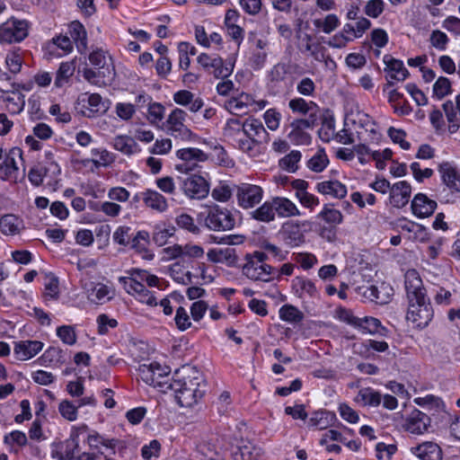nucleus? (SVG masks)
Returning a JSON list of instances; mask_svg holds the SVG:
<instances>
[{
	"label": "nucleus",
	"instance_id": "nucleus-1",
	"mask_svg": "<svg viewBox=\"0 0 460 460\" xmlns=\"http://www.w3.org/2000/svg\"><path fill=\"white\" fill-rule=\"evenodd\" d=\"M205 380L195 367H183L182 376L166 386L175 394L177 402L181 407H191L205 394Z\"/></svg>",
	"mask_w": 460,
	"mask_h": 460
},
{
	"label": "nucleus",
	"instance_id": "nucleus-2",
	"mask_svg": "<svg viewBox=\"0 0 460 460\" xmlns=\"http://www.w3.org/2000/svg\"><path fill=\"white\" fill-rule=\"evenodd\" d=\"M268 255L265 252L255 251L247 253L245 262L242 266L243 276L252 281L270 282L276 277L277 270L266 262Z\"/></svg>",
	"mask_w": 460,
	"mask_h": 460
},
{
	"label": "nucleus",
	"instance_id": "nucleus-3",
	"mask_svg": "<svg viewBox=\"0 0 460 460\" xmlns=\"http://www.w3.org/2000/svg\"><path fill=\"white\" fill-rule=\"evenodd\" d=\"M187 113L179 108H175L169 114L164 128L166 133L175 140L191 142L198 139V136L185 125Z\"/></svg>",
	"mask_w": 460,
	"mask_h": 460
},
{
	"label": "nucleus",
	"instance_id": "nucleus-4",
	"mask_svg": "<svg viewBox=\"0 0 460 460\" xmlns=\"http://www.w3.org/2000/svg\"><path fill=\"white\" fill-rule=\"evenodd\" d=\"M30 22L24 19L10 17L0 24V44L20 43L29 35Z\"/></svg>",
	"mask_w": 460,
	"mask_h": 460
},
{
	"label": "nucleus",
	"instance_id": "nucleus-5",
	"mask_svg": "<svg viewBox=\"0 0 460 460\" xmlns=\"http://www.w3.org/2000/svg\"><path fill=\"white\" fill-rule=\"evenodd\" d=\"M205 225L212 231H229L235 226V217L226 208L214 205L208 209Z\"/></svg>",
	"mask_w": 460,
	"mask_h": 460
},
{
	"label": "nucleus",
	"instance_id": "nucleus-6",
	"mask_svg": "<svg viewBox=\"0 0 460 460\" xmlns=\"http://www.w3.org/2000/svg\"><path fill=\"white\" fill-rule=\"evenodd\" d=\"M141 379L147 385L157 386L163 392H165L166 386L170 384V369L168 367H163L157 362L150 364H142L138 367Z\"/></svg>",
	"mask_w": 460,
	"mask_h": 460
},
{
	"label": "nucleus",
	"instance_id": "nucleus-7",
	"mask_svg": "<svg viewBox=\"0 0 460 460\" xmlns=\"http://www.w3.org/2000/svg\"><path fill=\"white\" fill-rule=\"evenodd\" d=\"M433 316L434 310L429 297L409 302L406 318L416 327L425 328L431 322Z\"/></svg>",
	"mask_w": 460,
	"mask_h": 460
},
{
	"label": "nucleus",
	"instance_id": "nucleus-8",
	"mask_svg": "<svg viewBox=\"0 0 460 460\" xmlns=\"http://www.w3.org/2000/svg\"><path fill=\"white\" fill-rule=\"evenodd\" d=\"M264 191L256 184L243 182L235 186L237 204L243 209L253 208L262 200Z\"/></svg>",
	"mask_w": 460,
	"mask_h": 460
},
{
	"label": "nucleus",
	"instance_id": "nucleus-9",
	"mask_svg": "<svg viewBox=\"0 0 460 460\" xmlns=\"http://www.w3.org/2000/svg\"><path fill=\"white\" fill-rule=\"evenodd\" d=\"M18 160L22 161V151L19 147H13L8 153L0 147V179L3 181H15L18 176Z\"/></svg>",
	"mask_w": 460,
	"mask_h": 460
},
{
	"label": "nucleus",
	"instance_id": "nucleus-10",
	"mask_svg": "<svg viewBox=\"0 0 460 460\" xmlns=\"http://www.w3.org/2000/svg\"><path fill=\"white\" fill-rule=\"evenodd\" d=\"M317 121L315 112L310 113L307 119H295L290 123L291 130L288 133V138L295 145H309L311 136L306 129L313 128Z\"/></svg>",
	"mask_w": 460,
	"mask_h": 460
},
{
	"label": "nucleus",
	"instance_id": "nucleus-11",
	"mask_svg": "<svg viewBox=\"0 0 460 460\" xmlns=\"http://www.w3.org/2000/svg\"><path fill=\"white\" fill-rule=\"evenodd\" d=\"M197 60L206 71L213 74L216 78L225 79L233 72V66L225 65L224 60L218 56H209L206 53H201Z\"/></svg>",
	"mask_w": 460,
	"mask_h": 460
},
{
	"label": "nucleus",
	"instance_id": "nucleus-12",
	"mask_svg": "<svg viewBox=\"0 0 460 460\" xmlns=\"http://www.w3.org/2000/svg\"><path fill=\"white\" fill-rule=\"evenodd\" d=\"M176 156L183 162V164L175 165V169L181 172L193 171L199 162L208 160V155L195 147L181 148L176 152Z\"/></svg>",
	"mask_w": 460,
	"mask_h": 460
},
{
	"label": "nucleus",
	"instance_id": "nucleus-13",
	"mask_svg": "<svg viewBox=\"0 0 460 460\" xmlns=\"http://www.w3.org/2000/svg\"><path fill=\"white\" fill-rule=\"evenodd\" d=\"M181 189L190 199H201L208 196L209 185L208 181L199 175H190L181 181Z\"/></svg>",
	"mask_w": 460,
	"mask_h": 460
},
{
	"label": "nucleus",
	"instance_id": "nucleus-14",
	"mask_svg": "<svg viewBox=\"0 0 460 460\" xmlns=\"http://www.w3.org/2000/svg\"><path fill=\"white\" fill-rule=\"evenodd\" d=\"M404 286L408 302L428 297L422 279L416 270L411 269L406 271L404 275Z\"/></svg>",
	"mask_w": 460,
	"mask_h": 460
},
{
	"label": "nucleus",
	"instance_id": "nucleus-15",
	"mask_svg": "<svg viewBox=\"0 0 460 460\" xmlns=\"http://www.w3.org/2000/svg\"><path fill=\"white\" fill-rule=\"evenodd\" d=\"M119 281L124 286V288L128 294L138 295V299L141 303L146 304L150 306L157 305L156 297L154 296V294L147 290L142 282L137 279L120 277Z\"/></svg>",
	"mask_w": 460,
	"mask_h": 460
},
{
	"label": "nucleus",
	"instance_id": "nucleus-16",
	"mask_svg": "<svg viewBox=\"0 0 460 460\" xmlns=\"http://www.w3.org/2000/svg\"><path fill=\"white\" fill-rule=\"evenodd\" d=\"M242 129L243 134L257 145L269 141V133L259 119L252 118L245 119L242 124Z\"/></svg>",
	"mask_w": 460,
	"mask_h": 460
},
{
	"label": "nucleus",
	"instance_id": "nucleus-17",
	"mask_svg": "<svg viewBox=\"0 0 460 460\" xmlns=\"http://www.w3.org/2000/svg\"><path fill=\"white\" fill-rule=\"evenodd\" d=\"M284 243L290 247H296L305 242V235L298 223L288 221L284 223L279 231Z\"/></svg>",
	"mask_w": 460,
	"mask_h": 460
},
{
	"label": "nucleus",
	"instance_id": "nucleus-18",
	"mask_svg": "<svg viewBox=\"0 0 460 460\" xmlns=\"http://www.w3.org/2000/svg\"><path fill=\"white\" fill-rule=\"evenodd\" d=\"M383 61L386 66L385 70L391 73L389 79H387V87L394 84V80L404 81L409 76V71L404 67L402 60L396 59L390 55H385Z\"/></svg>",
	"mask_w": 460,
	"mask_h": 460
},
{
	"label": "nucleus",
	"instance_id": "nucleus-19",
	"mask_svg": "<svg viewBox=\"0 0 460 460\" xmlns=\"http://www.w3.org/2000/svg\"><path fill=\"white\" fill-rule=\"evenodd\" d=\"M430 418L424 412L414 410L405 423V429L414 435H421L430 427Z\"/></svg>",
	"mask_w": 460,
	"mask_h": 460
},
{
	"label": "nucleus",
	"instance_id": "nucleus-20",
	"mask_svg": "<svg viewBox=\"0 0 460 460\" xmlns=\"http://www.w3.org/2000/svg\"><path fill=\"white\" fill-rule=\"evenodd\" d=\"M437 202L423 193L415 195L411 201L412 213L420 218L430 217L437 208Z\"/></svg>",
	"mask_w": 460,
	"mask_h": 460
},
{
	"label": "nucleus",
	"instance_id": "nucleus-21",
	"mask_svg": "<svg viewBox=\"0 0 460 460\" xmlns=\"http://www.w3.org/2000/svg\"><path fill=\"white\" fill-rule=\"evenodd\" d=\"M411 452L420 460H442L441 447L435 442L426 441L411 448Z\"/></svg>",
	"mask_w": 460,
	"mask_h": 460
},
{
	"label": "nucleus",
	"instance_id": "nucleus-22",
	"mask_svg": "<svg viewBox=\"0 0 460 460\" xmlns=\"http://www.w3.org/2000/svg\"><path fill=\"white\" fill-rule=\"evenodd\" d=\"M43 349L40 341H20L15 342L13 353L19 360H28L37 355Z\"/></svg>",
	"mask_w": 460,
	"mask_h": 460
},
{
	"label": "nucleus",
	"instance_id": "nucleus-23",
	"mask_svg": "<svg viewBox=\"0 0 460 460\" xmlns=\"http://www.w3.org/2000/svg\"><path fill=\"white\" fill-rule=\"evenodd\" d=\"M438 172L441 174L442 181L447 188L460 192V172L453 164L449 162L441 163L438 165Z\"/></svg>",
	"mask_w": 460,
	"mask_h": 460
},
{
	"label": "nucleus",
	"instance_id": "nucleus-24",
	"mask_svg": "<svg viewBox=\"0 0 460 460\" xmlns=\"http://www.w3.org/2000/svg\"><path fill=\"white\" fill-rule=\"evenodd\" d=\"M411 192V185L405 181H398L394 183L390 191V203L395 208L404 207L410 199Z\"/></svg>",
	"mask_w": 460,
	"mask_h": 460
},
{
	"label": "nucleus",
	"instance_id": "nucleus-25",
	"mask_svg": "<svg viewBox=\"0 0 460 460\" xmlns=\"http://www.w3.org/2000/svg\"><path fill=\"white\" fill-rule=\"evenodd\" d=\"M393 295V288L385 283L379 287L371 285L365 288L363 296L372 302L379 305L387 304Z\"/></svg>",
	"mask_w": 460,
	"mask_h": 460
},
{
	"label": "nucleus",
	"instance_id": "nucleus-26",
	"mask_svg": "<svg viewBox=\"0 0 460 460\" xmlns=\"http://www.w3.org/2000/svg\"><path fill=\"white\" fill-rule=\"evenodd\" d=\"M292 291L299 298L306 296L314 298L319 296V292L314 283L304 277H296L292 280Z\"/></svg>",
	"mask_w": 460,
	"mask_h": 460
},
{
	"label": "nucleus",
	"instance_id": "nucleus-27",
	"mask_svg": "<svg viewBox=\"0 0 460 460\" xmlns=\"http://www.w3.org/2000/svg\"><path fill=\"white\" fill-rule=\"evenodd\" d=\"M142 199L146 207L160 213L168 208L167 199L156 190H146L142 192Z\"/></svg>",
	"mask_w": 460,
	"mask_h": 460
},
{
	"label": "nucleus",
	"instance_id": "nucleus-28",
	"mask_svg": "<svg viewBox=\"0 0 460 460\" xmlns=\"http://www.w3.org/2000/svg\"><path fill=\"white\" fill-rule=\"evenodd\" d=\"M275 215L279 217H289L299 216L300 211L291 200L283 197H275L272 199Z\"/></svg>",
	"mask_w": 460,
	"mask_h": 460
},
{
	"label": "nucleus",
	"instance_id": "nucleus-29",
	"mask_svg": "<svg viewBox=\"0 0 460 460\" xmlns=\"http://www.w3.org/2000/svg\"><path fill=\"white\" fill-rule=\"evenodd\" d=\"M316 190L323 195L342 199L347 195V188L339 181H324L317 183Z\"/></svg>",
	"mask_w": 460,
	"mask_h": 460
},
{
	"label": "nucleus",
	"instance_id": "nucleus-30",
	"mask_svg": "<svg viewBox=\"0 0 460 460\" xmlns=\"http://www.w3.org/2000/svg\"><path fill=\"white\" fill-rule=\"evenodd\" d=\"M357 328L363 332L386 336L388 330L381 324V322L375 317L366 316L359 318Z\"/></svg>",
	"mask_w": 460,
	"mask_h": 460
},
{
	"label": "nucleus",
	"instance_id": "nucleus-31",
	"mask_svg": "<svg viewBox=\"0 0 460 460\" xmlns=\"http://www.w3.org/2000/svg\"><path fill=\"white\" fill-rule=\"evenodd\" d=\"M69 35L78 50L84 52L87 49V33L84 25L77 21L72 22L69 25Z\"/></svg>",
	"mask_w": 460,
	"mask_h": 460
},
{
	"label": "nucleus",
	"instance_id": "nucleus-32",
	"mask_svg": "<svg viewBox=\"0 0 460 460\" xmlns=\"http://www.w3.org/2000/svg\"><path fill=\"white\" fill-rule=\"evenodd\" d=\"M113 147L126 155H131L140 151L135 139L126 135L115 137L113 139Z\"/></svg>",
	"mask_w": 460,
	"mask_h": 460
},
{
	"label": "nucleus",
	"instance_id": "nucleus-33",
	"mask_svg": "<svg viewBox=\"0 0 460 460\" xmlns=\"http://www.w3.org/2000/svg\"><path fill=\"white\" fill-rule=\"evenodd\" d=\"M78 447L75 438L66 439L58 445L56 451L53 452V456L59 460H72Z\"/></svg>",
	"mask_w": 460,
	"mask_h": 460
},
{
	"label": "nucleus",
	"instance_id": "nucleus-34",
	"mask_svg": "<svg viewBox=\"0 0 460 460\" xmlns=\"http://www.w3.org/2000/svg\"><path fill=\"white\" fill-rule=\"evenodd\" d=\"M22 222L12 214H7L0 218V231L4 234L14 235L20 233Z\"/></svg>",
	"mask_w": 460,
	"mask_h": 460
},
{
	"label": "nucleus",
	"instance_id": "nucleus-35",
	"mask_svg": "<svg viewBox=\"0 0 460 460\" xmlns=\"http://www.w3.org/2000/svg\"><path fill=\"white\" fill-rule=\"evenodd\" d=\"M381 394L370 387L360 389L356 397V402L361 403L364 406L376 407L381 403Z\"/></svg>",
	"mask_w": 460,
	"mask_h": 460
},
{
	"label": "nucleus",
	"instance_id": "nucleus-36",
	"mask_svg": "<svg viewBox=\"0 0 460 460\" xmlns=\"http://www.w3.org/2000/svg\"><path fill=\"white\" fill-rule=\"evenodd\" d=\"M252 217L257 221L270 223L275 219V210L272 199L265 201L261 207L251 213Z\"/></svg>",
	"mask_w": 460,
	"mask_h": 460
},
{
	"label": "nucleus",
	"instance_id": "nucleus-37",
	"mask_svg": "<svg viewBox=\"0 0 460 460\" xmlns=\"http://www.w3.org/2000/svg\"><path fill=\"white\" fill-rule=\"evenodd\" d=\"M314 27L326 34H330L340 25V20L334 13L326 15L323 19H314L313 22Z\"/></svg>",
	"mask_w": 460,
	"mask_h": 460
},
{
	"label": "nucleus",
	"instance_id": "nucleus-38",
	"mask_svg": "<svg viewBox=\"0 0 460 460\" xmlns=\"http://www.w3.org/2000/svg\"><path fill=\"white\" fill-rule=\"evenodd\" d=\"M279 317L285 322L298 323L304 319V314L292 305H284L279 309Z\"/></svg>",
	"mask_w": 460,
	"mask_h": 460
},
{
	"label": "nucleus",
	"instance_id": "nucleus-39",
	"mask_svg": "<svg viewBox=\"0 0 460 460\" xmlns=\"http://www.w3.org/2000/svg\"><path fill=\"white\" fill-rule=\"evenodd\" d=\"M289 109L296 113L305 115L307 113L315 112L317 105L314 102H307L303 98H295L288 102Z\"/></svg>",
	"mask_w": 460,
	"mask_h": 460
},
{
	"label": "nucleus",
	"instance_id": "nucleus-40",
	"mask_svg": "<svg viewBox=\"0 0 460 460\" xmlns=\"http://www.w3.org/2000/svg\"><path fill=\"white\" fill-rule=\"evenodd\" d=\"M75 65L72 62H62L56 73L55 86L62 87L68 79L74 75Z\"/></svg>",
	"mask_w": 460,
	"mask_h": 460
},
{
	"label": "nucleus",
	"instance_id": "nucleus-41",
	"mask_svg": "<svg viewBox=\"0 0 460 460\" xmlns=\"http://www.w3.org/2000/svg\"><path fill=\"white\" fill-rule=\"evenodd\" d=\"M329 164V159L323 149H319L307 162L308 168L315 172H323Z\"/></svg>",
	"mask_w": 460,
	"mask_h": 460
},
{
	"label": "nucleus",
	"instance_id": "nucleus-42",
	"mask_svg": "<svg viewBox=\"0 0 460 460\" xmlns=\"http://www.w3.org/2000/svg\"><path fill=\"white\" fill-rule=\"evenodd\" d=\"M301 157L300 151L293 150L279 160V166L289 172H295L298 169L297 164Z\"/></svg>",
	"mask_w": 460,
	"mask_h": 460
},
{
	"label": "nucleus",
	"instance_id": "nucleus-43",
	"mask_svg": "<svg viewBox=\"0 0 460 460\" xmlns=\"http://www.w3.org/2000/svg\"><path fill=\"white\" fill-rule=\"evenodd\" d=\"M442 108L449 123L448 130L451 134H453L456 132L459 128L455 104L452 101H447L445 103H443Z\"/></svg>",
	"mask_w": 460,
	"mask_h": 460
},
{
	"label": "nucleus",
	"instance_id": "nucleus-44",
	"mask_svg": "<svg viewBox=\"0 0 460 460\" xmlns=\"http://www.w3.org/2000/svg\"><path fill=\"white\" fill-rule=\"evenodd\" d=\"M90 208L95 211H102L105 215L111 217L119 216L121 211L120 205L111 201H105L102 203H92Z\"/></svg>",
	"mask_w": 460,
	"mask_h": 460
},
{
	"label": "nucleus",
	"instance_id": "nucleus-45",
	"mask_svg": "<svg viewBox=\"0 0 460 460\" xmlns=\"http://www.w3.org/2000/svg\"><path fill=\"white\" fill-rule=\"evenodd\" d=\"M451 93V82L448 78L440 76L433 85V94L438 100L443 99L445 96Z\"/></svg>",
	"mask_w": 460,
	"mask_h": 460
},
{
	"label": "nucleus",
	"instance_id": "nucleus-46",
	"mask_svg": "<svg viewBox=\"0 0 460 460\" xmlns=\"http://www.w3.org/2000/svg\"><path fill=\"white\" fill-rule=\"evenodd\" d=\"M5 64L12 74H18L22 65V58L19 49L7 53L5 57Z\"/></svg>",
	"mask_w": 460,
	"mask_h": 460
},
{
	"label": "nucleus",
	"instance_id": "nucleus-47",
	"mask_svg": "<svg viewBox=\"0 0 460 460\" xmlns=\"http://www.w3.org/2000/svg\"><path fill=\"white\" fill-rule=\"evenodd\" d=\"M319 217L326 223L332 225H339L343 220V216L340 210L329 208L328 206L323 208L320 212Z\"/></svg>",
	"mask_w": 460,
	"mask_h": 460
},
{
	"label": "nucleus",
	"instance_id": "nucleus-48",
	"mask_svg": "<svg viewBox=\"0 0 460 460\" xmlns=\"http://www.w3.org/2000/svg\"><path fill=\"white\" fill-rule=\"evenodd\" d=\"M318 135L319 137L324 142H330L334 137V120L332 118L323 119L322 127L318 130Z\"/></svg>",
	"mask_w": 460,
	"mask_h": 460
},
{
	"label": "nucleus",
	"instance_id": "nucleus-49",
	"mask_svg": "<svg viewBox=\"0 0 460 460\" xmlns=\"http://www.w3.org/2000/svg\"><path fill=\"white\" fill-rule=\"evenodd\" d=\"M256 448L252 444H245L239 447L234 455V459L239 460H257L259 453L255 452Z\"/></svg>",
	"mask_w": 460,
	"mask_h": 460
},
{
	"label": "nucleus",
	"instance_id": "nucleus-50",
	"mask_svg": "<svg viewBox=\"0 0 460 460\" xmlns=\"http://www.w3.org/2000/svg\"><path fill=\"white\" fill-rule=\"evenodd\" d=\"M385 10L383 0H369L364 6V13L371 18H377Z\"/></svg>",
	"mask_w": 460,
	"mask_h": 460
},
{
	"label": "nucleus",
	"instance_id": "nucleus-51",
	"mask_svg": "<svg viewBox=\"0 0 460 460\" xmlns=\"http://www.w3.org/2000/svg\"><path fill=\"white\" fill-rule=\"evenodd\" d=\"M176 225L182 229H185L192 234H198L199 228L195 225L194 219L188 214L182 213L175 219Z\"/></svg>",
	"mask_w": 460,
	"mask_h": 460
},
{
	"label": "nucleus",
	"instance_id": "nucleus-52",
	"mask_svg": "<svg viewBox=\"0 0 460 460\" xmlns=\"http://www.w3.org/2000/svg\"><path fill=\"white\" fill-rule=\"evenodd\" d=\"M429 41L431 46L437 49L445 50L447 49L449 39L445 32L439 30H435L430 34Z\"/></svg>",
	"mask_w": 460,
	"mask_h": 460
},
{
	"label": "nucleus",
	"instance_id": "nucleus-53",
	"mask_svg": "<svg viewBox=\"0 0 460 460\" xmlns=\"http://www.w3.org/2000/svg\"><path fill=\"white\" fill-rule=\"evenodd\" d=\"M174 321L177 328L181 332L187 330L191 326V322L188 314V312L182 306L177 308Z\"/></svg>",
	"mask_w": 460,
	"mask_h": 460
},
{
	"label": "nucleus",
	"instance_id": "nucleus-54",
	"mask_svg": "<svg viewBox=\"0 0 460 460\" xmlns=\"http://www.w3.org/2000/svg\"><path fill=\"white\" fill-rule=\"evenodd\" d=\"M110 288L103 284H97L90 294L91 299L95 303H102L105 299H110Z\"/></svg>",
	"mask_w": 460,
	"mask_h": 460
},
{
	"label": "nucleus",
	"instance_id": "nucleus-55",
	"mask_svg": "<svg viewBox=\"0 0 460 460\" xmlns=\"http://www.w3.org/2000/svg\"><path fill=\"white\" fill-rule=\"evenodd\" d=\"M57 335L60 338V340L67 344L73 345L76 341V334L73 327L68 325H63L58 328Z\"/></svg>",
	"mask_w": 460,
	"mask_h": 460
},
{
	"label": "nucleus",
	"instance_id": "nucleus-56",
	"mask_svg": "<svg viewBox=\"0 0 460 460\" xmlns=\"http://www.w3.org/2000/svg\"><path fill=\"white\" fill-rule=\"evenodd\" d=\"M6 108L13 114L20 113L24 107V97L18 93L16 97L8 96L5 98Z\"/></svg>",
	"mask_w": 460,
	"mask_h": 460
},
{
	"label": "nucleus",
	"instance_id": "nucleus-57",
	"mask_svg": "<svg viewBox=\"0 0 460 460\" xmlns=\"http://www.w3.org/2000/svg\"><path fill=\"white\" fill-rule=\"evenodd\" d=\"M77 406L74 405L69 401H62L59 403V412L66 420L73 421L77 417Z\"/></svg>",
	"mask_w": 460,
	"mask_h": 460
},
{
	"label": "nucleus",
	"instance_id": "nucleus-58",
	"mask_svg": "<svg viewBox=\"0 0 460 460\" xmlns=\"http://www.w3.org/2000/svg\"><path fill=\"white\" fill-rule=\"evenodd\" d=\"M98 332L104 335L109 332V328H115L118 325L116 319L110 318L107 314H102L97 317Z\"/></svg>",
	"mask_w": 460,
	"mask_h": 460
},
{
	"label": "nucleus",
	"instance_id": "nucleus-59",
	"mask_svg": "<svg viewBox=\"0 0 460 460\" xmlns=\"http://www.w3.org/2000/svg\"><path fill=\"white\" fill-rule=\"evenodd\" d=\"M174 234V227L170 228H156L153 234V242L158 245L163 246L166 243L169 237Z\"/></svg>",
	"mask_w": 460,
	"mask_h": 460
},
{
	"label": "nucleus",
	"instance_id": "nucleus-60",
	"mask_svg": "<svg viewBox=\"0 0 460 460\" xmlns=\"http://www.w3.org/2000/svg\"><path fill=\"white\" fill-rule=\"evenodd\" d=\"M261 248L270 253L277 261H283L287 259L288 252L282 251L279 247L269 242H263Z\"/></svg>",
	"mask_w": 460,
	"mask_h": 460
},
{
	"label": "nucleus",
	"instance_id": "nucleus-61",
	"mask_svg": "<svg viewBox=\"0 0 460 460\" xmlns=\"http://www.w3.org/2000/svg\"><path fill=\"white\" fill-rule=\"evenodd\" d=\"M131 275L133 276L132 278L137 279L140 282L146 281L150 287H155L159 282V279L155 275H151L146 270L135 269L132 270Z\"/></svg>",
	"mask_w": 460,
	"mask_h": 460
},
{
	"label": "nucleus",
	"instance_id": "nucleus-62",
	"mask_svg": "<svg viewBox=\"0 0 460 460\" xmlns=\"http://www.w3.org/2000/svg\"><path fill=\"white\" fill-rule=\"evenodd\" d=\"M161 449V444L154 439L148 445H145L141 449V455L145 460H150L153 456H158Z\"/></svg>",
	"mask_w": 460,
	"mask_h": 460
},
{
	"label": "nucleus",
	"instance_id": "nucleus-63",
	"mask_svg": "<svg viewBox=\"0 0 460 460\" xmlns=\"http://www.w3.org/2000/svg\"><path fill=\"white\" fill-rule=\"evenodd\" d=\"M242 9L250 15L258 14L262 6L261 0H239Z\"/></svg>",
	"mask_w": 460,
	"mask_h": 460
},
{
	"label": "nucleus",
	"instance_id": "nucleus-64",
	"mask_svg": "<svg viewBox=\"0 0 460 460\" xmlns=\"http://www.w3.org/2000/svg\"><path fill=\"white\" fill-rule=\"evenodd\" d=\"M232 189L226 184L219 185L212 190V197L220 202H226L232 197Z\"/></svg>",
	"mask_w": 460,
	"mask_h": 460
}]
</instances>
